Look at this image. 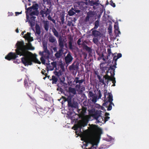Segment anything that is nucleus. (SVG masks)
Instances as JSON below:
<instances>
[{
    "label": "nucleus",
    "instance_id": "obj_1",
    "mask_svg": "<svg viewBox=\"0 0 149 149\" xmlns=\"http://www.w3.org/2000/svg\"><path fill=\"white\" fill-rule=\"evenodd\" d=\"M16 49L15 53L10 52L5 57V58L8 61L15 59L18 57V55L24 57L21 58L22 62L25 66L31 65L33 62L40 64L41 62L37 58L36 56H33L31 52L28 51L29 49L27 46L24 45L23 41H18L16 44Z\"/></svg>",
    "mask_w": 149,
    "mask_h": 149
},
{
    "label": "nucleus",
    "instance_id": "obj_2",
    "mask_svg": "<svg viewBox=\"0 0 149 149\" xmlns=\"http://www.w3.org/2000/svg\"><path fill=\"white\" fill-rule=\"evenodd\" d=\"M115 70V68H113V67L110 66L107 71V73L108 74L109 73H110V76L108 74H106L104 76L102 77L99 75H97V77L100 84H102V85H104V86H107L109 82L111 81H112V83H113L112 86H115L116 81L115 78L114 77Z\"/></svg>",
    "mask_w": 149,
    "mask_h": 149
},
{
    "label": "nucleus",
    "instance_id": "obj_3",
    "mask_svg": "<svg viewBox=\"0 0 149 149\" xmlns=\"http://www.w3.org/2000/svg\"><path fill=\"white\" fill-rule=\"evenodd\" d=\"M88 111L90 116L94 119H95L97 122L101 123L103 120V118L101 116L102 111H101L96 110L94 108L91 109Z\"/></svg>",
    "mask_w": 149,
    "mask_h": 149
},
{
    "label": "nucleus",
    "instance_id": "obj_4",
    "mask_svg": "<svg viewBox=\"0 0 149 149\" xmlns=\"http://www.w3.org/2000/svg\"><path fill=\"white\" fill-rule=\"evenodd\" d=\"M95 30L94 29L93 30H91V31H92L91 36L94 37L93 39V42L97 45H98L99 44V40L101 36V34L100 31Z\"/></svg>",
    "mask_w": 149,
    "mask_h": 149
},
{
    "label": "nucleus",
    "instance_id": "obj_5",
    "mask_svg": "<svg viewBox=\"0 0 149 149\" xmlns=\"http://www.w3.org/2000/svg\"><path fill=\"white\" fill-rule=\"evenodd\" d=\"M24 85L25 88L29 93L33 92V87L32 83L28 79H25L24 80Z\"/></svg>",
    "mask_w": 149,
    "mask_h": 149
},
{
    "label": "nucleus",
    "instance_id": "obj_6",
    "mask_svg": "<svg viewBox=\"0 0 149 149\" xmlns=\"http://www.w3.org/2000/svg\"><path fill=\"white\" fill-rule=\"evenodd\" d=\"M88 141L89 143L91 144V147L89 149L86 148V149H93L94 148H96L95 147H94V146H97V143L96 142L95 137L92 134H91L90 135Z\"/></svg>",
    "mask_w": 149,
    "mask_h": 149
},
{
    "label": "nucleus",
    "instance_id": "obj_7",
    "mask_svg": "<svg viewBox=\"0 0 149 149\" xmlns=\"http://www.w3.org/2000/svg\"><path fill=\"white\" fill-rule=\"evenodd\" d=\"M122 56V55L121 53H118L117 54V56H114L113 55V58L112 59V58H110L109 60H108V62H109L111 63V62H112V63H114V65L112 66H111V67H113L114 68H115L116 67V66L117 65L116 61L117 59L120 58H121Z\"/></svg>",
    "mask_w": 149,
    "mask_h": 149
},
{
    "label": "nucleus",
    "instance_id": "obj_8",
    "mask_svg": "<svg viewBox=\"0 0 149 149\" xmlns=\"http://www.w3.org/2000/svg\"><path fill=\"white\" fill-rule=\"evenodd\" d=\"M84 81V79H82L81 80L79 79V78L78 77H75L73 83H75L76 84L79 83V84H77L75 86V88L77 89V91H79L80 89L81 84Z\"/></svg>",
    "mask_w": 149,
    "mask_h": 149
},
{
    "label": "nucleus",
    "instance_id": "obj_9",
    "mask_svg": "<svg viewBox=\"0 0 149 149\" xmlns=\"http://www.w3.org/2000/svg\"><path fill=\"white\" fill-rule=\"evenodd\" d=\"M29 15L26 14V18L27 21L29 22L30 24V26L32 27L33 26L35 25V19L36 17L34 16H30V17H29Z\"/></svg>",
    "mask_w": 149,
    "mask_h": 149
},
{
    "label": "nucleus",
    "instance_id": "obj_10",
    "mask_svg": "<svg viewBox=\"0 0 149 149\" xmlns=\"http://www.w3.org/2000/svg\"><path fill=\"white\" fill-rule=\"evenodd\" d=\"M51 13L50 10L48 8L45 7V8L42 10H41L40 12V14L41 15L42 17L44 18L45 17L49 15Z\"/></svg>",
    "mask_w": 149,
    "mask_h": 149
},
{
    "label": "nucleus",
    "instance_id": "obj_11",
    "mask_svg": "<svg viewBox=\"0 0 149 149\" xmlns=\"http://www.w3.org/2000/svg\"><path fill=\"white\" fill-rule=\"evenodd\" d=\"M73 59V58L70 52H69L64 58L65 63L67 65L69 64L72 61Z\"/></svg>",
    "mask_w": 149,
    "mask_h": 149
},
{
    "label": "nucleus",
    "instance_id": "obj_12",
    "mask_svg": "<svg viewBox=\"0 0 149 149\" xmlns=\"http://www.w3.org/2000/svg\"><path fill=\"white\" fill-rule=\"evenodd\" d=\"M87 123V122L86 119H82L79 120L77 125V126L78 128L81 129L83 127L86 126Z\"/></svg>",
    "mask_w": 149,
    "mask_h": 149
},
{
    "label": "nucleus",
    "instance_id": "obj_13",
    "mask_svg": "<svg viewBox=\"0 0 149 149\" xmlns=\"http://www.w3.org/2000/svg\"><path fill=\"white\" fill-rule=\"evenodd\" d=\"M113 101V95L111 93H109V102H110L108 106L107 107V110L110 111L112 108V105H114L113 103L112 102Z\"/></svg>",
    "mask_w": 149,
    "mask_h": 149
},
{
    "label": "nucleus",
    "instance_id": "obj_14",
    "mask_svg": "<svg viewBox=\"0 0 149 149\" xmlns=\"http://www.w3.org/2000/svg\"><path fill=\"white\" fill-rule=\"evenodd\" d=\"M79 63L76 62H74L72 65L69 66V69L70 71L77 70L78 68Z\"/></svg>",
    "mask_w": 149,
    "mask_h": 149
},
{
    "label": "nucleus",
    "instance_id": "obj_15",
    "mask_svg": "<svg viewBox=\"0 0 149 149\" xmlns=\"http://www.w3.org/2000/svg\"><path fill=\"white\" fill-rule=\"evenodd\" d=\"M62 49L60 48L58 51L55 54V56L56 58H60L62 55L63 50Z\"/></svg>",
    "mask_w": 149,
    "mask_h": 149
},
{
    "label": "nucleus",
    "instance_id": "obj_16",
    "mask_svg": "<svg viewBox=\"0 0 149 149\" xmlns=\"http://www.w3.org/2000/svg\"><path fill=\"white\" fill-rule=\"evenodd\" d=\"M64 40L61 37H60L58 40L59 46L60 47V48L63 49L64 47Z\"/></svg>",
    "mask_w": 149,
    "mask_h": 149
},
{
    "label": "nucleus",
    "instance_id": "obj_17",
    "mask_svg": "<svg viewBox=\"0 0 149 149\" xmlns=\"http://www.w3.org/2000/svg\"><path fill=\"white\" fill-rule=\"evenodd\" d=\"M87 109V107L82 106L81 111L79 115L80 117H82L84 116L85 113L86 112Z\"/></svg>",
    "mask_w": 149,
    "mask_h": 149
},
{
    "label": "nucleus",
    "instance_id": "obj_18",
    "mask_svg": "<svg viewBox=\"0 0 149 149\" xmlns=\"http://www.w3.org/2000/svg\"><path fill=\"white\" fill-rule=\"evenodd\" d=\"M43 49L44 52H45L46 54L47 55V56H45V58L48 59L49 57V50L47 49V46L46 45H43Z\"/></svg>",
    "mask_w": 149,
    "mask_h": 149
},
{
    "label": "nucleus",
    "instance_id": "obj_19",
    "mask_svg": "<svg viewBox=\"0 0 149 149\" xmlns=\"http://www.w3.org/2000/svg\"><path fill=\"white\" fill-rule=\"evenodd\" d=\"M68 92L70 94H72V96L76 94V89L71 87H69L68 88Z\"/></svg>",
    "mask_w": 149,
    "mask_h": 149
},
{
    "label": "nucleus",
    "instance_id": "obj_20",
    "mask_svg": "<svg viewBox=\"0 0 149 149\" xmlns=\"http://www.w3.org/2000/svg\"><path fill=\"white\" fill-rule=\"evenodd\" d=\"M43 27L45 30L46 31H48L49 28V22L47 21H43Z\"/></svg>",
    "mask_w": 149,
    "mask_h": 149
},
{
    "label": "nucleus",
    "instance_id": "obj_21",
    "mask_svg": "<svg viewBox=\"0 0 149 149\" xmlns=\"http://www.w3.org/2000/svg\"><path fill=\"white\" fill-rule=\"evenodd\" d=\"M69 39V47L70 49H73L72 48V44L73 42V38L71 36H70L68 38Z\"/></svg>",
    "mask_w": 149,
    "mask_h": 149
},
{
    "label": "nucleus",
    "instance_id": "obj_22",
    "mask_svg": "<svg viewBox=\"0 0 149 149\" xmlns=\"http://www.w3.org/2000/svg\"><path fill=\"white\" fill-rule=\"evenodd\" d=\"M39 14V11L38 10H33L32 11L30 12L29 15L30 16H34L33 15L38 16Z\"/></svg>",
    "mask_w": 149,
    "mask_h": 149
},
{
    "label": "nucleus",
    "instance_id": "obj_23",
    "mask_svg": "<svg viewBox=\"0 0 149 149\" xmlns=\"http://www.w3.org/2000/svg\"><path fill=\"white\" fill-rule=\"evenodd\" d=\"M36 33L39 35L41 33V29L39 25L36 24Z\"/></svg>",
    "mask_w": 149,
    "mask_h": 149
},
{
    "label": "nucleus",
    "instance_id": "obj_24",
    "mask_svg": "<svg viewBox=\"0 0 149 149\" xmlns=\"http://www.w3.org/2000/svg\"><path fill=\"white\" fill-rule=\"evenodd\" d=\"M50 80L52 81V84H56L58 81V79L56 76L53 75L52 76V78L50 79Z\"/></svg>",
    "mask_w": 149,
    "mask_h": 149
},
{
    "label": "nucleus",
    "instance_id": "obj_25",
    "mask_svg": "<svg viewBox=\"0 0 149 149\" xmlns=\"http://www.w3.org/2000/svg\"><path fill=\"white\" fill-rule=\"evenodd\" d=\"M107 52L108 53V56L107 57V59L109 60L110 58H111H111L113 56L114 54H112L111 53V49L110 48H108L107 49Z\"/></svg>",
    "mask_w": 149,
    "mask_h": 149
},
{
    "label": "nucleus",
    "instance_id": "obj_26",
    "mask_svg": "<svg viewBox=\"0 0 149 149\" xmlns=\"http://www.w3.org/2000/svg\"><path fill=\"white\" fill-rule=\"evenodd\" d=\"M49 40L50 42L52 43L56 42H57L56 39L54 37L52 36L49 37Z\"/></svg>",
    "mask_w": 149,
    "mask_h": 149
},
{
    "label": "nucleus",
    "instance_id": "obj_27",
    "mask_svg": "<svg viewBox=\"0 0 149 149\" xmlns=\"http://www.w3.org/2000/svg\"><path fill=\"white\" fill-rule=\"evenodd\" d=\"M38 113L39 115L43 116L46 113V111L43 109H39L37 110Z\"/></svg>",
    "mask_w": 149,
    "mask_h": 149
},
{
    "label": "nucleus",
    "instance_id": "obj_28",
    "mask_svg": "<svg viewBox=\"0 0 149 149\" xmlns=\"http://www.w3.org/2000/svg\"><path fill=\"white\" fill-rule=\"evenodd\" d=\"M74 9L73 8H72L68 12V15L70 16H72L75 14V13L73 10Z\"/></svg>",
    "mask_w": 149,
    "mask_h": 149
},
{
    "label": "nucleus",
    "instance_id": "obj_29",
    "mask_svg": "<svg viewBox=\"0 0 149 149\" xmlns=\"http://www.w3.org/2000/svg\"><path fill=\"white\" fill-rule=\"evenodd\" d=\"M52 32L54 33V35L56 37H58L59 36L58 33L56 29L54 28H53L52 30Z\"/></svg>",
    "mask_w": 149,
    "mask_h": 149
},
{
    "label": "nucleus",
    "instance_id": "obj_30",
    "mask_svg": "<svg viewBox=\"0 0 149 149\" xmlns=\"http://www.w3.org/2000/svg\"><path fill=\"white\" fill-rule=\"evenodd\" d=\"M99 26V21L98 20L95 21V26L91 30H93L94 29H97Z\"/></svg>",
    "mask_w": 149,
    "mask_h": 149
},
{
    "label": "nucleus",
    "instance_id": "obj_31",
    "mask_svg": "<svg viewBox=\"0 0 149 149\" xmlns=\"http://www.w3.org/2000/svg\"><path fill=\"white\" fill-rule=\"evenodd\" d=\"M51 64L52 65V68H50V70H52L55 68L56 67V62L53 61L51 62Z\"/></svg>",
    "mask_w": 149,
    "mask_h": 149
},
{
    "label": "nucleus",
    "instance_id": "obj_32",
    "mask_svg": "<svg viewBox=\"0 0 149 149\" xmlns=\"http://www.w3.org/2000/svg\"><path fill=\"white\" fill-rule=\"evenodd\" d=\"M108 100L107 101L104 100V103L103 104V106L106 107H107L109 105V104H110V102H109V96L108 97Z\"/></svg>",
    "mask_w": 149,
    "mask_h": 149
},
{
    "label": "nucleus",
    "instance_id": "obj_33",
    "mask_svg": "<svg viewBox=\"0 0 149 149\" xmlns=\"http://www.w3.org/2000/svg\"><path fill=\"white\" fill-rule=\"evenodd\" d=\"M26 14L27 15H29L28 13H30V12H31L33 10V9H32L31 7V6L29 7L28 8H26Z\"/></svg>",
    "mask_w": 149,
    "mask_h": 149
},
{
    "label": "nucleus",
    "instance_id": "obj_34",
    "mask_svg": "<svg viewBox=\"0 0 149 149\" xmlns=\"http://www.w3.org/2000/svg\"><path fill=\"white\" fill-rule=\"evenodd\" d=\"M31 7L33 10H38V5L37 3H35L33 4L32 6Z\"/></svg>",
    "mask_w": 149,
    "mask_h": 149
},
{
    "label": "nucleus",
    "instance_id": "obj_35",
    "mask_svg": "<svg viewBox=\"0 0 149 149\" xmlns=\"http://www.w3.org/2000/svg\"><path fill=\"white\" fill-rule=\"evenodd\" d=\"M94 15L93 12L92 11H89L87 13V15L90 18L93 17Z\"/></svg>",
    "mask_w": 149,
    "mask_h": 149
},
{
    "label": "nucleus",
    "instance_id": "obj_36",
    "mask_svg": "<svg viewBox=\"0 0 149 149\" xmlns=\"http://www.w3.org/2000/svg\"><path fill=\"white\" fill-rule=\"evenodd\" d=\"M84 48L86 51L88 52H91V48L88 47L87 45H85L84 46Z\"/></svg>",
    "mask_w": 149,
    "mask_h": 149
},
{
    "label": "nucleus",
    "instance_id": "obj_37",
    "mask_svg": "<svg viewBox=\"0 0 149 149\" xmlns=\"http://www.w3.org/2000/svg\"><path fill=\"white\" fill-rule=\"evenodd\" d=\"M64 99L65 101H67L68 103L72 101V97L70 96H68L67 98L64 97Z\"/></svg>",
    "mask_w": 149,
    "mask_h": 149
},
{
    "label": "nucleus",
    "instance_id": "obj_38",
    "mask_svg": "<svg viewBox=\"0 0 149 149\" xmlns=\"http://www.w3.org/2000/svg\"><path fill=\"white\" fill-rule=\"evenodd\" d=\"M60 19L61 21V23L62 24H63L64 23V15L63 14H62L61 16H60Z\"/></svg>",
    "mask_w": 149,
    "mask_h": 149
},
{
    "label": "nucleus",
    "instance_id": "obj_39",
    "mask_svg": "<svg viewBox=\"0 0 149 149\" xmlns=\"http://www.w3.org/2000/svg\"><path fill=\"white\" fill-rule=\"evenodd\" d=\"M97 96L95 95L92 97V99L91 100L92 102L94 103H96L97 101Z\"/></svg>",
    "mask_w": 149,
    "mask_h": 149
},
{
    "label": "nucleus",
    "instance_id": "obj_40",
    "mask_svg": "<svg viewBox=\"0 0 149 149\" xmlns=\"http://www.w3.org/2000/svg\"><path fill=\"white\" fill-rule=\"evenodd\" d=\"M68 105L69 107H70L72 108H76L74 104L72 103V101L68 103Z\"/></svg>",
    "mask_w": 149,
    "mask_h": 149
},
{
    "label": "nucleus",
    "instance_id": "obj_41",
    "mask_svg": "<svg viewBox=\"0 0 149 149\" xmlns=\"http://www.w3.org/2000/svg\"><path fill=\"white\" fill-rule=\"evenodd\" d=\"M30 35L31 33L29 32H27L26 34L24 35V38L26 40L31 36Z\"/></svg>",
    "mask_w": 149,
    "mask_h": 149
},
{
    "label": "nucleus",
    "instance_id": "obj_42",
    "mask_svg": "<svg viewBox=\"0 0 149 149\" xmlns=\"http://www.w3.org/2000/svg\"><path fill=\"white\" fill-rule=\"evenodd\" d=\"M45 53L43 51L42 52H40L39 53V54L41 56H42L44 57L45 58V56H47V55L45 54V55H44V53Z\"/></svg>",
    "mask_w": 149,
    "mask_h": 149
},
{
    "label": "nucleus",
    "instance_id": "obj_43",
    "mask_svg": "<svg viewBox=\"0 0 149 149\" xmlns=\"http://www.w3.org/2000/svg\"><path fill=\"white\" fill-rule=\"evenodd\" d=\"M107 91L106 90H104V98L105 99L106 98V95H109V93H107Z\"/></svg>",
    "mask_w": 149,
    "mask_h": 149
},
{
    "label": "nucleus",
    "instance_id": "obj_44",
    "mask_svg": "<svg viewBox=\"0 0 149 149\" xmlns=\"http://www.w3.org/2000/svg\"><path fill=\"white\" fill-rule=\"evenodd\" d=\"M45 58L44 57L42 56L40 58V60L41 61L42 63L43 64H44L45 63Z\"/></svg>",
    "mask_w": 149,
    "mask_h": 149
},
{
    "label": "nucleus",
    "instance_id": "obj_45",
    "mask_svg": "<svg viewBox=\"0 0 149 149\" xmlns=\"http://www.w3.org/2000/svg\"><path fill=\"white\" fill-rule=\"evenodd\" d=\"M88 94L90 97H92L96 95L92 92L91 91L89 92Z\"/></svg>",
    "mask_w": 149,
    "mask_h": 149
},
{
    "label": "nucleus",
    "instance_id": "obj_46",
    "mask_svg": "<svg viewBox=\"0 0 149 149\" xmlns=\"http://www.w3.org/2000/svg\"><path fill=\"white\" fill-rule=\"evenodd\" d=\"M97 94L98 95V99H100L102 96L101 91L100 90L98 91Z\"/></svg>",
    "mask_w": 149,
    "mask_h": 149
},
{
    "label": "nucleus",
    "instance_id": "obj_47",
    "mask_svg": "<svg viewBox=\"0 0 149 149\" xmlns=\"http://www.w3.org/2000/svg\"><path fill=\"white\" fill-rule=\"evenodd\" d=\"M67 25L68 26H73L74 25L72 23V22L71 21H69L68 22Z\"/></svg>",
    "mask_w": 149,
    "mask_h": 149
},
{
    "label": "nucleus",
    "instance_id": "obj_48",
    "mask_svg": "<svg viewBox=\"0 0 149 149\" xmlns=\"http://www.w3.org/2000/svg\"><path fill=\"white\" fill-rule=\"evenodd\" d=\"M94 1L93 0L89 1V4L91 6H92L94 5Z\"/></svg>",
    "mask_w": 149,
    "mask_h": 149
},
{
    "label": "nucleus",
    "instance_id": "obj_49",
    "mask_svg": "<svg viewBox=\"0 0 149 149\" xmlns=\"http://www.w3.org/2000/svg\"><path fill=\"white\" fill-rule=\"evenodd\" d=\"M114 27L115 29V31H116L118 30L119 29V27L118 24H117V25L115 24Z\"/></svg>",
    "mask_w": 149,
    "mask_h": 149
},
{
    "label": "nucleus",
    "instance_id": "obj_50",
    "mask_svg": "<svg viewBox=\"0 0 149 149\" xmlns=\"http://www.w3.org/2000/svg\"><path fill=\"white\" fill-rule=\"evenodd\" d=\"M115 32L116 34H117L116 35V36H118L119 35V34H120V33H121L120 32V31L119 30V29L118 30H117L116 31H115Z\"/></svg>",
    "mask_w": 149,
    "mask_h": 149
},
{
    "label": "nucleus",
    "instance_id": "obj_51",
    "mask_svg": "<svg viewBox=\"0 0 149 149\" xmlns=\"http://www.w3.org/2000/svg\"><path fill=\"white\" fill-rule=\"evenodd\" d=\"M90 18V17H89L88 15H87V16L85 18V21L86 22H88L89 20V19Z\"/></svg>",
    "mask_w": 149,
    "mask_h": 149
},
{
    "label": "nucleus",
    "instance_id": "obj_52",
    "mask_svg": "<svg viewBox=\"0 0 149 149\" xmlns=\"http://www.w3.org/2000/svg\"><path fill=\"white\" fill-rule=\"evenodd\" d=\"M103 63H101L100 64V67L101 68V69L103 71L105 70H107V67H103L101 66V65Z\"/></svg>",
    "mask_w": 149,
    "mask_h": 149
},
{
    "label": "nucleus",
    "instance_id": "obj_53",
    "mask_svg": "<svg viewBox=\"0 0 149 149\" xmlns=\"http://www.w3.org/2000/svg\"><path fill=\"white\" fill-rule=\"evenodd\" d=\"M26 40H28V41L29 42L32 41L33 40V38L32 37H31V36L29 38H28Z\"/></svg>",
    "mask_w": 149,
    "mask_h": 149
},
{
    "label": "nucleus",
    "instance_id": "obj_54",
    "mask_svg": "<svg viewBox=\"0 0 149 149\" xmlns=\"http://www.w3.org/2000/svg\"><path fill=\"white\" fill-rule=\"evenodd\" d=\"M83 104L84 106L86 107L88 106V104L86 101H84L83 103Z\"/></svg>",
    "mask_w": 149,
    "mask_h": 149
},
{
    "label": "nucleus",
    "instance_id": "obj_55",
    "mask_svg": "<svg viewBox=\"0 0 149 149\" xmlns=\"http://www.w3.org/2000/svg\"><path fill=\"white\" fill-rule=\"evenodd\" d=\"M110 5L113 7H115L116 6V5L115 3H113V2L111 1L110 2Z\"/></svg>",
    "mask_w": 149,
    "mask_h": 149
},
{
    "label": "nucleus",
    "instance_id": "obj_56",
    "mask_svg": "<svg viewBox=\"0 0 149 149\" xmlns=\"http://www.w3.org/2000/svg\"><path fill=\"white\" fill-rule=\"evenodd\" d=\"M81 39H79L77 42V43L79 45H81Z\"/></svg>",
    "mask_w": 149,
    "mask_h": 149
},
{
    "label": "nucleus",
    "instance_id": "obj_57",
    "mask_svg": "<svg viewBox=\"0 0 149 149\" xmlns=\"http://www.w3.org/2000/svg\"><path fill=\"white\" fill-rule=\"evenodd\" d=\"M110 117L109 116H106L104 117V121L105 122L108 121Z\"/></svg>",
    "mask_w": 149,
    "mask_h": 149
},
{
    "label": "nucleus",
    "instance_id": "obj_58",
    "mask_svg": "<svg viewBox=\"0 0 149 149\" xmlns=\"http://www.w3.org/2000/svg\"><path fill=\"white\" fill-rule=\"evenodd\" d=\"M99 3L97 1H95L94 2V5L97 6L99 5Z\"/></svg>",
    "mask_w": 149,
    "mask_h": 149
},
{
    "label": "nucleus",
    "instance_id": "obj_59",
    "mask_svg": "<svg viewBox=\"0 0 149 149\" xmlns=\"http://www.w3.org/2000/svg\"><path fill=\"white\" fill-rule=\"evenodd\" d=\"M46 72V71L45 70H44L43 69L41 71V73L42 74H43L45 75V73Z\"/></svg>",
    "mask_w": 149,
    "mask_h": 149
},
{
    "label": "nucleus",
    "instance_id": "obj_60",
    "mask_svg": "<svg viewBox=\"0 0 149 149\" xmlns=\"http://www.w3.org/2000/svg\"><path fill=\"white\" fill-rule=\"evenodd\" d=\"M74 10L76 13H79L80 11L79 10H77L76 9H74Z\"/></svg>",
    "mask_w": 149,
    "mask_h": 149
},
{
    "label": "nucleus",
    "instance_id": "obj_61",
    "mask_svg": "<svg viewBox=\"0 0 149 149\" xmlns=\"http://www.w3.org/2000/svg\"><path fill=\"white\" fill-rule=\"evenodd\" d=\"M45 77H44L43 78V79H45L46 78V77H48V78H49V76H47V73H45Z\"/></svg>",
    "mask_w": 149,
    "mask_h": 149
},
{
    "label": "nucleus",
    "instance_id": "obj_62",
    "mask_svg": "<svg viewBox=\"0 0 149 149\" xmlns=\"http://www.w3.org/2000/svg\"><path fill=\"white\" fill-rule=\"evenodd\" d=\"M49 15L47 17L48 19L49 20H50L51 21V19H52V17L50 16L49 15Z\"/></svg>",
    "mask_w": 149,
    "mask_h": 149
},
{
    "label": "nucleus",
    "instance_id": "obj_63",
    "mask_svg": "<svg viewBox=\"0 0 149 149\" xmlns=\"http://www.w3.org/2000/svg\"><path fill=\"white\" fill-rule=\"evenodd\" d=\"M104 55L103 54H102V56H101V57L103 58H102V59H103V61H105L106 60H105V58H104Z\"/></svg>",
    "mask_w": 149,
    "mask_h": 149
},
{
    "label": "nucleus",
    "instance_id": "obj_64",
    "mask_svg": "<svg viewBox=\"0 0 149 149\" xmlns=\"http://www.w3.org/2000/svg\"><path fill=\"white\" fill-rule=\"evenodd\" d=\"M22 13V12H16L15 13L16 15H19V14H21Z\"/></svg>",
    "mask_w": 149,
    "mask_h": 149
}]
</instances>
